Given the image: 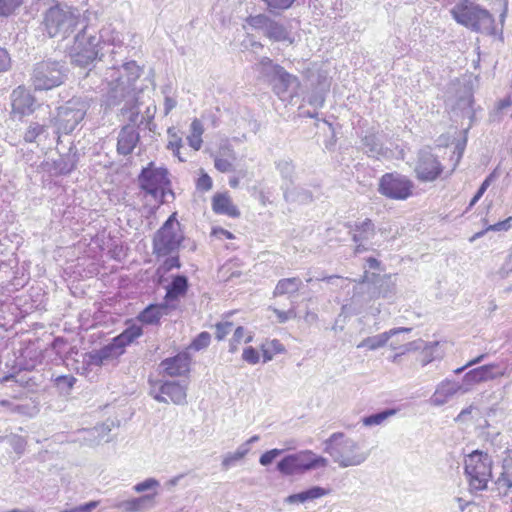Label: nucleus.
<instances>
[{
  "label": "nucleus",
  "mask_w": 512,
  "mask_h": 512,
  "mask_svg": "<svg viewBox=\"0 0 512 512\" xmlns=\"http://www.w3.org/2000/svg\"><path fill=\"white\" fill-rule=\"evenodd\" d=\"M183 240L181 224L176 219V213H173L153 236V254L159 258L178 253Z\"/></svg>",
  "instance_id": "obj_4"
},
{
  "label": "nucleus",
  "mask_w": 512,
  "mask_h": 512,
  "mask_svg": "<svg viewBox=\"0 0 512 512\" xmlns=\"http://www.w3.org/2000/svg\"><path fill=\"white\" fill-rule=\"evenodd\" d=\"M264 2L269 11H283L290 8L295 0H261Z\"/></svg>",
  "instance_id": "obj_48"
},
{
  "label": "nucleus",
  "mask_w": 512,
  "mask_h": 512,
  "mask_svg": "<svg viewBox=\"0 0 512 512\" xmlns=\"http://www.w3.org/2000/svg\"><path fill=\"white\" fill-rule=\"evenodd\" d=\"M191 358L187 352L163 360L160 364L168 376H182L189 372Z\"/></svg>",
  "instance_id": "obj_23"
},
{
  "label": "nucleus",
  "mask_w": 512,
  "mask_h": 512,
  "mask_svg": "<svg viewBox=\"0 0 512 512\" xmlns=\"http://www.w3.org/2000/svg\"><path fill=\"white\" fill-rule=\"evenodd\" d=\"M140 141V135L134 125H125L121 128L117 138V152L127 156L131 154Z\"/></svg>",
  "instance_id": "obj_19"
},
{
  "label": "nucleus",
  "mask_w": 512,
  "mask_h": 512,
  "mask_svg": "<svg viewBox=\"0 0 512 512\" xmlns=\"http://www.w3.org/2000/svg\"><path fill=\"white\" fill-rule=\"evenodd\" d=\"M458 392L467 393L469 387H466L464 382L460 384L451 380H444L437 386L429 401L434 406H442Z\"/></svg>",
  "instance_id": "obj_17"
},
{
  "label": "nucleus",
  "mask_w": 512,
  "mask_h": 512,
  "mask_svg": "<svg viewBox=\"0 0 512 512\" xmlns=\"http://www.w3.org/2000/svg\"><path fill=\"white\" fill-rule=\"evenodd\" d=\"M452 18L472 32L485 35H496L493 15L472 0H457L450 9Z\"/></svg>",
  "instance_id": "obj_1"
},
{
  "label": "nucleus",
  "mask_w": 512,
  "mask_h": 512,
  "mask_svg": "<svg viewBox=\"0 0 512 512\" xmlns=\"http://www.w3.org/2000/svg\"><path fill=\"white\" fill-rule=\"evenodd\" d=\"M54 386L57 388L61 395L70 394L77 379L73 375H59L53 378Z\"/></svg>",
  "instance_id": "obj_41"
},
{
  "label": "nucleus",
  "mask_w": 512,
  "mask_h": 512,
  "mask_svg": "<svg viewBox=\"0 0 512 512\" xmlns=\"http://www.w3.org/2000/svg\"><path fill=\"white\" fill-rule=\"evenodd\" d=\"M122 71L115 66L109 68L106 72V80L111 86V92L115 93L112 97H124L126 90L140 77L141 68L135 61H129L122 65Z\"/></svg>",
  "instance_id": "obj_10"
},
{
  "label": "nucleus",
  "mask_w": 512,
  "mask_h": 512,
  "mask_svg": "<svg viewBox=\"0 0 512 512\" xmlns=\"http://www.w3.org/2000/svg\"><path fill=\"white\" fill-rule=\"evenodd\" d=\"M12 111L21 116L30 115L34 112L35 98L23 86H18L12 91Z\"/></svg>",
  "instance_id": "obj_18"
},
{
  "label": "nucleus",
  "mask_w": 512,
  "mask_h": 512,
  "mask_svg": "<svg viewBox=\"0 0 512 512\" xmlns=\"http://www.w3.org/2000/svg\"><path fill=\"white\" fill-rule=\"evenodd\" d=\"M211 336L208 332H201L190 344L189 348L195 351L202 350L210 344Z\"/></svg>",
  "instance_id": "obj_50"
},
{
  "label": "nucleus",
  "mask_w": 512,
  "mask_h": 512,
  "mask_svg": "<svg viewBox=\"0 0 512 512\" xmlns=\"http://www.w3.org/2000/svg\"><path fill=\"white\" fill-rule=\"evenodd\" d=\"M150 395L160 403H168L169 400L176 405L187 403V385L177 381H165L157 388L153 386Z\"/></svg>",
  "instance_id": "obj_14"
},
{
  "label": "nucleus",
  "mask_w": 512,
  "mask_h": 512,
  "mask_svg": "<svg viewBox=\"0 0 512 512\" xmlns=\"http://www.w3.org/2000/svg\"><path fill=\"white\" fill-rule=\"evenodd\" d=\"M302 281L299 277L283 278L280 279L274 289V296H281L286 294H293L299 291Z\"/></svg>",
  "instance_id": "obj_34"
},
{
  "label": "nucleus",
  "mask_w": 512,
  "mask_h": 512,
  "mask_svg": "<svg viewBox=\"0 0 512 512\" xmlns=\"http://www.w3.org/2000/svg\"><path fill=\"white\" fill-rule=\"evenodd\" d=\"M293 84L298 85V78L288 73L283 67L281 68V72L277 73L270 83L273 91L279 97L286 93Z\"/></svg>",
  "instance_id": "obj_29"
},
{
  "label": "nucleus",
  "mask_w": 512,
  "mask_h": 512,
  "mask_svg": "<svg viewBox=\"0 0 512 512\" xmlns=\"http://www.w3.org/2000/svg\"><path fill=\"white\" fill-rule=\"evenodd\" d=\"M510 273H512V253L509 254L499 270V274L501 278H506Z\"/></svg>",
  "instance_id": "obj_63"
},
{
  "label": "nucleus",
  "mask_w": 512,
  "mask_h": 512,
  "mask_svg": "<svg viewBox=\"0 0 512 512\" xmlns=\"http://www.w3.org/2000/svg\"><path fill=\"white\" fill-rule=\"evenodd\" d=\"M411 328H393L389 331L383 332L381 334L366 337L363 339L358 345L357 348H368L369 350H377L381 347H384L390 338L393 336L403 333V332H410Z\"/></svg>",
  "instance_id": "obj_26"
},
{
  "label": "nucleus",
  "mask_w": 512,
  "mask_h": 512,
  "mask_svg": "<svg viewBox=\"0 0 512 512\" xmlns=\"http://www.w3.org/2000/svg\"><path fill=\"white\" fill-rule=\"evenodd\" d=\"M97 42L101 51L105 45L115 47L122 44L119 33L112 27V25H106L100 29L99 36H97Z\"/></svg>",
  "instance_id": "obj_31"
},
{
  "label": "nucleus",
  "mask_w": 512,
  "mask_h": 512,
  "mask_svg": "<svg viewBox=\"0 0 512 512\" xmlns=\"http://www.w3.org/2000/svg\"><path fill=\"white\" fill-rule=\"evenodd\" d=\"M491 457L482 451L475 450L465 459V473L469 485L474 490H484L491 477Z\"/></svg>",
  "instance_id": "obj_8"
},
{
  "label": "nucleus",
  "mask_w": 512,
  "mask_h": 512,
  "mask_svg": "<svg viewBox=\"0 0 512 512\" xmlns=\"http://www.w3.org/2000/svg\"><path fill=\"white\" fill-rule=\"evenodd\" d=\"M212 156H220L224 159L226 158L234 161L237 160V156L232 145L227 142L221 144L218 151Z\"/></svg>",
  "instance_id": "obj_51"
},
{
  "label": "nucleus",
  "mask_w": 512,
  "mask_h": 512,
  "mask_svg": "<svg viewBox=\"0 0 512 512\" xmlns=\"http://www.w3.org/2000/svg\"><path fill=\"white\" fill-rule=\"evenodd\" d=\"M160 487V482L155 478H147L142 482L137 483L133 486V490L136 493H143L149 490H156Z\"/></svg>",
  "instance_id": "obj_49"
},
{
  "label": "nucleus",
  "mask_w": 512,
  "mask_h": 512,
  "mask_svg": "<svg viewBox=\"0 0 512 512\" xmlns=\"http://www.w3.org/2000/svg\"><path fill=\"white\" fill-rule=\"evenodd\" d=\"M296 473H304L306 471L318 468L326 467L328 461L322 456L316 455L311 450H305L293 454Z\"/></svg>",
  "instance_id": "obj_20"
},
{
  "label": "nucleus",
  "mask_w": 512,
  "mask_h": 512,
  "mask_svg": "<svg viewBox=\"0 0 512 512\" xmlns=\"http://www.w3.org/2000/svg\"><path fill=\"white\" fill-rule=\"evenodd\" d=\"M324 451L341 468L361 465L368 458V453L361 449L360 444L345 437L342 432L333 433L324 441Z\"/></svg>",
  "instance_id": "obj_3"
},
{
  "label": "nucleus",
  "mask_w": 512,
  "mask_h": 512,
  "mask_svg": "<svg viewBox=\"0 0 512 512\" xmlns=\"http://www.w3.org/2000/svg\"><path fill=\"white\" fill-rule=\"evenodd\" d=\"M191 133L187 137L189 146L198 151L202 146V134L204 132L202 122L195 118L190 125Z\"/></svg>",
  "instance_id": "obj_38"
},
{
  "label": "nucleus",
  "mask_w": 512,
  "mask_h": 512,
  "mask_svg": "<svg viewBox=\"0 0 512 512\" xmlns=\"http://www.w3.org/2000/svg\"><path fill=\"white\" fill-rule=\"evenodd\" d=\"M214 166L221 173H229L235 171L234 160L224 159L220 156H213Z\"/></svg>",
  "instance_id": "obj_47"
},
{
  "label": "nucleus",
  "mask_w": 512,
  "mask_h": 512,
  "mask_svg": "<svg viewBox=\"0 0 512 512\" xmlns=\"http://www.w3.org/2000/svg\"><path fill=\"white\" fill-rule=\"evenodd\" d=\"M123 353V350L116 344L115 340L112 339L109 344L90 352L88 355V363L90 365L101 366L108 361L118 358Z\"/></svg>",
  "instance_id": "obj_24"
},
{
  "label": "nucleus",
  "mask_w": 512,
  "mask_h": 512,
  "mask_svg": "<svg viewBox=\"0 0 512 512\" xmlns=\"http://www.w3.org/2000/svg\"><path fill=\"white\" fill-rule=\"evenodd\" d=\"M143 334L141 326L133 324L127 327L122 333L114 337L116 344L124 351L125 347L133 343Z\"/></svg>",
  "instance_id": "obj_32"
},
{
  "label": "nucleus",
  "mask_w": 512,
  "mask_h": 512,
  "mask_svg": "<svg viewBox=\"0 0 512 512\" xmlns=\"http://www.w3.org/2000/svg\"><path fill=\"white\" fill-rule=\"evenodd\" d=\"M188 288V278L185 275L174 276L171 283L166 287L164 301L169 305H175V301L186 295Z\"/></svg>",
  "instance_id": "obj_27"
},
{
  "label": "nucleus",
  "mask_w": 512,
  "mask_h": 512,
  "mask_svg": "<svg viewBox=\"0 0 512 512\" xmlns=\"http://www.w3.org/2000/svg\"><path fill=\"white\" fill-rule=\"evenodd\" d=\"M233 323L229 321L219 322L215 325L216 328V339L223 340L232 330Z\"/></svg>",
  "instance_id": "obj_52"
},
{
  "label": "nucleus",
  "mask_w": 512,
  "mask_h": 512,
  "mask_svg": "<svg viewBox=\"0 0 512 512\" xmlns=\"http://www.w3.org/2000/svg\"><path fill=\"white\" fill-rule=\"evenodd\" d=\"M283 453L282 449H271L269 451H266L260 456L259 463L262 466H268L271 464L274 459H276L278 456H280Z\"/></svg>",
  "instance_id": "obj_53"
},
{
  "label": "nucleus",
  "mask_w": 512,
  "mask_h": 512,
  "mask_svg": "<svg viewBox=\"0 0 512 512\" xmlns=\"http://www.w3.org/2000/svg\"><path fill=\"white\" fill-rule=\"evenodd\" d=\"M96 33L87 25H83L81 31L75 36L71 47L70 57L73 64L79 67H87L103 53L97 44Z\"/></svg>",
  "instance_id": "obj_5"
},
{
  "label": "nucleus",
  "mask_w": 512,
  "mask_h": 512,
  "mask_svg": "<svg viewBox=\"0 0 512 512\" xmlns=\"http://www.w3.org/2000/svg\"><path fill=\"white\" fill-rule=\"evenodd\" d=\"M157 492L154 491L150 494H145L140 497L132 498L129 500L119 501L112 505L113 508L122 510L123 512H144L155 505V497Z\"/></svg>",
  "instance_id": "obj_21"
},
{
  "label": "nucleus",
  "mask_w": 512,
  "mask_h": 512,
  "mask_svg": "<svg viewBox=\"0 0 512 512\" xmlns=\"http://www.w3.org/2000/svg\"><path fill=\"white\" fill-rule=\"evenodd\" d=\"M303 493L305 495L306 500L309 501L325 496L326 494H328V491L322 487L314 486L310 489L303 491Z\"/></svg>",
  "instance_id": "obj_57"
},
{
  "label": "nucleus",
  "mask_w": 512,
  "mask_h": 512,
  "mask_svg": "<svg viewBox=\"0 0 512 512\" xmlns=\"http://www.w3.org/2000/svg\"><path fill=\"white\" fill-rule=\"evenodd\" d=\"M499 494L506 495L508 491L512 488V476L506 474V471H502L500 476L497 478L495 482Z\"/></svg>",
  "instance_id": "obj_46"
},
{
  "label": "nucleus",
  "mask_w": 512,
  "mask_h": 512,
  "mask_svg": "<svg viewBox=\"0 0 512 512\" xmlns=\"http://www.w3.org/2000/svg\"><path fill=\"white\" fill-rule=\"evenodd\" d=\"M98 505H99V501H90L88 503L79 505V506L71 508V509L62 510L61 512H91Z\"/></svg>",
  "instance_id": "obj_59"
},
{
  "label": "nucleus",
  "mask_w": 512,
  "mask_h": 512,
  "mask_svg": "<svg viewBox=\"0 0 512 512\" xmlns=\"http://www.w3.org/2000/svg\"><path fill=\"white\" fill-rule=\"evenodd\" d=\"M247 454V445H240L236 451L226 453L221 462L222 469L228 470L241 461Z\"/></svg>",
  "instance_id": "obj_40"
},
{
  "label": "nucleus",
  "mask_w": 512,
  "mask_h": 512,
  "mask_svg": "<svg viewBox=\"0 0 512 512\" xmlns=\"http://www.w3.org/2000/svg\"><path fill=\"white\" fill-rule=\"evenodd\" d=\"M374 288L377 289V292H372V297L374 298H390L396 293V284L391 280L390 276L379 279Z\"/></svg>",
  "instance_id": "obj_35"
},
{
  "label": "nucleus",
  "mask_w": 512,
  "mask_h": 512,
  "mask_svg": "<svg viewBox=\"0 0 512 512\" xmlns=\"http://www.w3.org/2000/svg\"><path fill=\"white\" fill-rule=\"evenodd\" d=\"M9 443L17 454H22L24 452L26 441L23 437L19 435H12L9 438Z\"/></svg>",
  "instance_id": "obj_56"
},
{
  "label": "nucleus",
  "mask_w": 512,
  "mask_h": 512,
  "mask_svg": "<svg viewBox=\"0 0 512 512\" xmlns=\"http://www.w3.org/2000/svg\"><path fill=\"white\" fill-rule=\"evenodd\" d=\"M23 0H0V17H9L22 5Z\"/></svg>",
  "instance_id": "obj_45"
},
{
  "label": "nucleus",
  "mask_w": 512,
  "mask_h": 512,
  "mask_svg": "<svg viewBox=\"0 0 512 512\" xmlns=\"http://www.w3.org/2000/svg\"><path fill=\"white\" fill-rule=\"evenodd\" d=\"M53 165L56 173L66 175L69 174L75 168L76 162L72 157L67 155L65 157L62 156L59 159L55 160Z\"/></svg>",
  "instance_id": "obj_42"
},
{
  "label": "nucleus",
  "mask_w": 512,
  "mask_h": 512,
  "mask_svg": "<svg viewBox=\"0 0 512 512\" xmlns=\"http://www.w3.org/2000/svg\"><path fill=\"white\" fill-rule=\"evenodd\" d=\"M444 171V166L430 149L419 150L414 166L417 180L423 183L437 180Z\"/></svg>",
  "instance_id": "obj_12"
},
{
  "label": "nucleus",
  "mask_w": 512,
  "mask_h": 512,
  "mask_svg": "<svg viewBox=\"0 0 512 512\" xmlns=\"http://www.w3.org/2000/svg\"><path fill=\"white\" fill-rule=\"evenodd\" d=\"M175 308L176 305H169L165 301L160 304H150L138 315V320L143 324L157 325L163 316L168 315L170 310Z\"/></svg>",
  "instance_id": "obj_25"
},
{
  "label": "nucleus",
  "mask_w": 512,
  "mask_h": 512,
  "mask_svg": "<svg viewBox=\"0 0 512 512\" xmlns=\"http://www.w3.org/2000/svg\"><path fill=\"white\" fill-rule=\"evenodd\" d=\"M512 226V217H508L503 221H499L493 225H490L486 230L487 231H507Z\"/></svg>",
  "instance_id": "obj_60"
},
{
  "label": "nucleus",
  "mask_w": 512,
  "mask_h": 512,
  "mask_svg": "<svg viewBox=\"0 0 512 512\" xmlns=\"http://www.w3.org/2000/svg\"><path fill=\"white\" fill-rule=\"evenodd\" d=\"M81 24L83 20L79 9L67 4L57 3L44 13V29L51 38L64 40Z\"/></svg>",
  "instance_id": "obj_2"
},
{
  "label": "nucleus",
  "mask_w": 512,
  "mask_h": 512,
  "mask_svg": "<svg viewBox=\"0 0 512 512\" xmlns=\"http://www.w3.org/2000/svg\"><path fill=\"white\" fill-rule=\"evenodd\" d=\"M504 374L505 369L499 364H487L468 371L463 377V382L470 391L475 384L497 379Z\"/></svg>",
  "instance_id": "obj_16"
},
{
  "label": "nucleus",
  "mask_w": 512,
  "mask_h": 512,
  "mask_svg": "<svg viewBox=\"0 0 512 512\" xmlns=\"http://www.w3.org/2000/svg\"><path fill=\"white\" fill-rule=\"evenodd\" d=\"M348 233L351 235L352 241L355 243V254H361L370 250L367 245L376 235V227L371 219L366 218L363 221L348 223Z\"/></svg>",
  "instance_id": "obj_15"
},
{
  "label": "nucleus",
  "mask_w": 512,
  "mask_h": 512,
  "mask_svg": "<svg viewBox=\"0 0 512 512\" xmlns=\"http://www.w3.org/2000/svg\"><path fill=\"white\" fill-rule=\"evenodd\" d=\"M281 68L282 66L274 63L268 57H262L254 67L259 76L269 84L272 82L276 74L281 72Z\"/></svg>",
  "instance_id": "obj_30"
},
{
  "label": "nucleus",
  "mask_w": 512,
  "mask_h": 512,
  "mask_svg": "<svg viewBox=\"0 0 512 512\" xmlns=\"http://www.w3.org/2000/svg\"><path fill=\"white\" fill-rule=\"evenodd\" d=\"M362 150L375 159L387 157L390 150L384 146L383 136L379 133L368 132L361 140Z\"/></svg>",
  "instance_id": "obj_22"
},
{
  "label": "nucleus",
  "mask_w": 512,
  "mask_h": 512,
  "mask_svg": "<svg viewBox=\"0 0 512 512\" xmlns=\"http://www.w3.org/2000/svg\"><path fill=\"white\" fill-rule=\"evenodd\" d=\"M197 188L202 191H209L212 188L211 177L204 173L197 180Z\"/></svg>",
  "instance_id": "obj_61"
},
{
  "label": "nucleus",
  "mask_w": 512,
  "mask_h": 512,
  "mask_svg": "<svg viewBox=\"0 0 512 512\" xmlns=\"http://www.w3.org/2000/svg\"><path fill=\"white\" fill-rule=\"evenodd\" d=\"M139 184L141 189L150 194L154 199L160 198V202L163 203V198L166 194L165 189L170 186L168 171L165 168H153L150 164L149 167L141 171Z\"/></svg>",
  "instance_id": "obj_11"
},
{
  "label": "nucleus",
  "mask_w": 512,
  "mask_h": 512,
  "mask_svg": "<svg viewBox=\"0 0 512 512\" xmlns=\"http://www.w3.org/2000/svg\"><path fill=\"white\" fill-rule=\"evenodd\" d=\"M277 470L283 475H294L296 473L293 454H289L281 459L277 464Z\"/></svg>",
  "instance_id": "obj_44"
},
{
  "label": "nucleus",
  "mask_w": 512,
  "mask_h": 512,
  "mask_svg": "<svg viewBox=\"0 0 512 512\" xmlns=\"http://www.w3.org/2000/svg\"><path fill=\"white\" fill-rule=\"evenodd\" d=\"M325 98L320 93H314L309 96L308 103L315 108L322 107L324 104Z\"/></svg>",
  "instance_id": "obj_64"
},
{
  "label": "nucleus",
  "mask_w": 512,
  "mask_h": 512,
  "mask_svg": "<svg viewBox=\"0 0 512 512\" xmlns=\"http://www.w3.org/2000/svg\"><path fill=\"white\" fill-rule=\"evenodd\" d=\"M242 358L247 363L254 365L259 362L260 356H259L258 351L255 348L249 346L244 349Z\"/></svg>",
  "instance_id": "obj_55"
},
{
  "label": "nucleus",
  "mask_w": 512,
  "mask_h": 512,
  "mask_svg": "<svg viewBox=\"0 0 512 512\" xmlns=\"http://www.w3.org/2000/svg\"><path fill=\"white\" fill-rule=\"evenodd\" d=\"M245 329L242 326H238L233 334V337L230 341L229 352L235 353L238 350V345L243 341L244 343H249L252 341V336L248 335L244 338Z\"/></svg>",
  "instance_id": "obj_43"
},
{
  "label": "nucleus",
  "mask_w": 512,
  "mask_h": 512,
  "mask_svg": "<svg viewBox=\"0 0 512 512\" xmlns=\"http://www.w3.org/2000/svg\"><path fill=\"white\" fill-rule=\"evenodd\" d=\"M275 167L285 182V187H290L294 183L296 175L293 161L288 158L279 159L275 161Z\"/></svg>",
  "instance_id": "obj_33"
},
{
  "label": "nucleus",
  "mask_w": 512,
  "mask_h": 512,
  "mask_svg": "<svg viewBox=\"0 0 512 512\" xmlns=\"http://www.w3.org/2000/svg\"><path fill=\"white\" fill-rule=\"evenodd\" d=\"M397 409L388 408L378 413L371 414L362 418V424L366 427L382 425L387 419L396 415Z\"/></svg>",
  "instance_id": "obj_37"
},
{
  "label": "nucleus",
  "mask_w": 512,
  "mask_h": 512,
  "mask_svg": "<svg viewBox=\"0 0 512 512\" xmlns=\"http://www.w3.org/2000/svg\"><path fill=\"white\" fill-rule=\"evenodd\" d=\"M414 182L398 172L385 173L378 183V192L388 199L406 200L412 196Z\"/></svg>",
  "instance_id": "obj_9"
},
{
  "label": "nucleus",
  "mask_w": 512,
  "mask_h": 512,
  "mask_svg": "<svg viewBox=\"0 0 512 512\" xmlns=\"http://www.w3.org/2000/svg\"><path fill=\"white\" fill-rule=\"evenodd\" d=\"M182 147L181 138H176L175 140L169 141L167 148L172 150L174 155L180 160L184 161V159L180 156V148Z\"/></svg>",
  "instance_id": "obj_62"
},
{
  "label": "nucleus",
  "mask_w": 512,
  "mask_h": 512,
  "mask_svg": "<svg viewBox=\"0 0 512 512\" xmlns=\"http://www.w3.org/2000/svg\"><path fill=\"white\" fill-rule=\"evenodd\" d=\"M66 78V69L63 63L46 59L34 64L31 82L35 90H50L61 85Z\"/></svg>",
  "instance_id": "obj_6"
},
{
  "label": "nucleus",
  "mask_w": 512,
  "mask_h": 512,
  "mask_svg": "<svg viewBox=\"0 0 512 512\" xmlns=\"http://www.w3.org/2000/svg\"><path fill=\"white\" fill-rule=\"evenodd\" d=\"M163 263V269L165 272L171 271L174 268H180V260L177 253L169 255Z\"/></svg>",
  "instance_id": "obj_58"
},
{
  "label": "nucleus",
  "mask_w": 512,
  "mask_h": 512,
  "mask_svg": "<svg viewBox=\"0 0 512 512\" xmlns=\"http://www.w3.org/2000/svg\"><path fill=\"white\" fill-rule=\"evenodd\" d=\"M46 136H47V126L46 125L40 124L38 122H31L28 125V127L23 135V139L27 143H34L38 139H41V137H46Z\"/></svg>",
  "instance_id": "obj_39"
},
{
  "label": "nucleus",
  "mask_w": 512,
  "mask_h": 512,
  "mask_svg": "<svg viewBox=\"0 0 512 512\" xmlns=\"http://www.w3.org/2000/svg\"><path fill=\"white\" fill-rule=\"evenodd\" d=\"M212 209L216 214L227 215L232 218L240 216L239 209L233 204L227 193H217L213 196Z\"/></svg>",
  "instance_id": "obj_28"
},
{
  "label": "nucleus",
  "mask_w": 512,
  "mask_h": 512,
  "mask_svg": "<svg viewBox=\"0 0 512 512\" xmlns=\"http://www.w3.org/2000/svg\"><path fill=\"white\" fill-rule=\"evenodd\" d=\"M248 24L257 30H261L265 36L269 39L282 42L289 41L292 43L290 34L285 26L265 14H258L256 16H250L247 19Z\"/></svg>",
  "instance_id": "obj_13"
},
{
  "label": "nucleus",
  "mask_w": 512,
  "mask_h": 512,
  "mask_svg": "<svg viewBox=\"0 0 512 512\" xmlns=\"http://www.w3.org/2000/svg\"><path fill=\"white\" fill-rule=\"evenodd\" d=\"M89 103L81 97H73L57 109L54 126L58 139L61 134H69L84 119Z\"/></svg>",
  "instance_id": "obj_7"
},
{
  "label": "nucleus",
  "mask_w": 512,
  "mask_h": 512,
  "mask_svg": "<svg viewBox=\"0 0 512 512\" xmlns=\"http://www.w3.org/2000/svg\"><path fill=\"white\" fill-rule=\"evenodd\" d=\"M12 66V59L9 52L0 47V73L7 72Z\"/></svg>",
  "instance_id": "obj_54"
},
{
  "label": "nucleus",
  "mask_w": 512,
  "mask_h": 512,
  "mask_svg": "<svg viewBox=\"0 0 512 512\" xmlns=\"http://www.w3.org/2000/svg\"><path fill=\"white\" fill-rule=\"evenodd\" d=\"M283 194L287 202L307 203L312 201V193L301 187H284Z\"/></svg>",
  "instance_id": "obj_36"
}]
</instances>
